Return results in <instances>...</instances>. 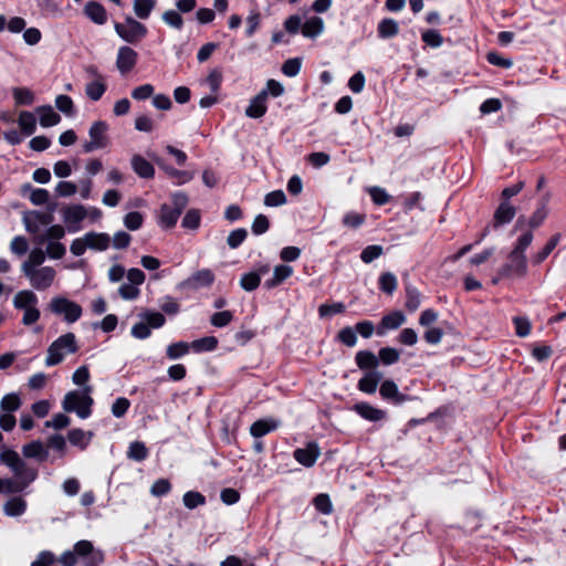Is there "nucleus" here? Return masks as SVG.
I'll list each match as a JSON object with an SVG mask.
<instances>
[{"instance_id": "nucleus-1", "label": "nucleus", "mask_w": 566, "mask_h": 566, "mask_svg": "<svg viewBox=\"0 0 566 566\" xmlns=\"http://www.w3.org/2000/svg\"><path fill=\"white\" fill-rule=\"evenodd\" d=\"M400 359V352L394 347H381L378 355L368 349L358 350L355 354V363L359 369H376L381 363L385 366H390L398 363Z\"/></svg>"}, {"instance_id": "nucleus-22", "label": "nucleus", "mask_w": 566, "mask_h": 566, "mask_svg": "<svg viewBox=\"0 0 566 566\" xmlns=\"http://www.w3.org/2000/svg\"><path fill=\"white\" fill-rule=\"evenodd\" d=\"M265 93H258L250 99V104L245 108V116L258 119L263 117L268 112Z\"/></svg>"}, {"instance_id": "nucleus-49", "label": "nucleus", "mask_w": 566, "mask_h": 566, "mask_svg": "<svg viewBox=\"0 0 566 566\" xmlns=\"http://www.w3.org/2000/svg\"><path fill=\"white\" fill-rule=\"evenodd\" d=\"M421 40L430 48H439L443 44V36L436 29H428L421 33Z\"/></svg>"}, {"instance_id": "nucleus-19", "label": "nucleus", "mask_w": 566, "mask_h": 566, "mask_svg": "<svg viewBox=\"0 0 566 566\" xmlns=\"http://www.w3.org/2000/svg\"><path fill=\"white\" fill-rule=\"evenodd\" d=\"M516 214V208L510 201H502L494 211L492 227L497 229L510 223Z\"/></svg>"}, {"instance_id": "nucleus-21", "label": "nucleus", "mask_w": 566, "mask_h": 566, "mask_svg": "<svg viewBox=\"0 0 566 566\" xmlns=\"http://www.w3.org/2000/svg\"><path fill=\"white\" fill-rule=\"evenodd\" d=\"M281 426L280 420L274 418H262L254 421L250 427V434L254 439H260L270 432L275 431Z\"/></svg>"}, {"instance_id": "nucleus-42", "label": "nucleus", "mask_w": 566, "mask_h": 566, "mask_svg": "<svg viewBox=\"0 0 566 566\" xmlns=\"http://www.w3.org/2000/svg\"><path fill=\"white\" fill-rule=\"evenodd\" d=\"M190 349H191V343L189 344V343L182 342V340L177 342V343H171L166 348V356L171 360H176V359H179V358L188 355Z\"/></svg>"}, {"instance_id": "nucleus-4", "label": "nucleus", "mask_w": 566, "mask_h": 566, "mask_svg": "<svg viewBox=\"0 0 566 566\" xmlns=\"http://www.w3.org/2000/svg\"><path fill=\"white\" fill-rule=\"evenodd\" d=\"M78 352L76 337L69 332L57 337L48 348L45 358L46 366H55L63 361L66 354H75Z\"/></svg>"}, {"instance_id": "nucleus-20", "label": "nucleus", "mask_w": 566, "mask_h": 566, "mask_svg": "<svg viewBox=\"0 0 566 566\" xmlns=\"http://www.w3.org/2000/svg\"><path fill=\"white\" fill-rule=\"evenodd\" d=\"M406 322V315L401 311H392L384 315L377 325V335L384 336L389 329H397Z\"/></svg>"}, {"instance_id": "nucleus-33", "label": "nucleus", "mask_w": 566, "mask_h": 566, "mask_svg": "<svg viewBox=\"0 0 566 566\" xmlns=\"http://www.w3.org/2000/svg\"><path fill=\"white\" fill-rule=\"evenodd\" d=\"M399 33V24L391 18H384L377 27V34L380 39H391Z\"/></svg>"}, {"instance_id": "nucleus-15", "label": "nucleus", "mask_w": 566, "mask_h": 566, "mask_svg": "<svg viewBox=\"0 0 566 566\" xmlns=\"http://www.w3.org/2000/svg\"><path fill=\"white\" fill-rule=\"evenodd\" d=\"M138 61V53L130 46L123 45L118 49L116 66L122 74L129 73Z\"/></svg>"}, {"instance_id": "nucleus-38", "label": "nucleus", "mask_w": 566, "mask_h": 566, "mask_svg": "<svg viewBox=\"0 0 566 566\" xmlns=\"http://www.w3.org/2000/svg\"><path fill=\"white\" fill-rule=\"evenodd\" d=\"M219 340L216 336H205L191 342V349L195 353L213 352L218 348Z\"/></svg>"}, {"instance_id": "nucleus-23", "label": "nucleus", "mask_w": 566, "mask_h": 566, "mask_svg": "<svg viewBox=\"0 0 566 566\" xmlns=\"http://www.w3.org/2000/svg\"><path fill=\"white\" fill-rule=\"evenodd\" d=\"M55 277V270L51 266H44L39 269L34 275L33 280L31 281V285L39 290H45L50 287L54 281Z\"/></svg>"}, {"instance_id": "nucleus-2", "label": "nucleus", "mask_w": 566, "mask_h": 566, "mask_svg": "<svg viewBox=\"0 0 566 566\" xmlns=\"http://www.w3.org/2000/svg\"><path fill=\"white\" fill-rule=\"evenodd\" d=\"M171 203H163L159 209L157 224L164 230L176 227L178 219L186 209L189 198L184 191H176L170 196Z\"/></svg>"}, {"instance_id": "nucleus-35", "label": "nucleus", "mask_w": 566, "mask_h": 566, "mask_svg": "<svg viewBox=\"0 0 566 566\" xmlns=\"http://www.w3.org/2000/svg\"><path fill=\"white\" fill-rule=\"evenodd\" d=\"M324 30V21L319 17H312L302 25L301 32L305 38H315Z\"/></svg>"}, {"instance_id": "nucleus-58", "label": "nucleus", "mask_w": 566, "mask_h": 566, "mask_svg": "<svg viewBox=\"0 0 566 566\" xmlns=\"http://www.w3.org/2000/svg\"><path fill=\"white\" fill-rule=\"evenodd\" d=\"M0 406L8 413L14 412L21 407V399L17 394H8L1 399Z\"/></svg>"}, {"instance_id": "nucleus-10", "label": "nucleus", "mask_w": 566, "mask_h": 566, "mask_svg": "<svg viewBox=\"0 0 566 566\" xmlns=\"http://www.w3.org/2000/svg\"><path fill=\"white\" fill-rule=\"evenodd\" d=\"M73 552L76 557L86 558V566H99L105 560L104 552L101 549H95L92 542L87 539H81L76 542L73 546Z\"/></svg>"}, {"instance_id": "nucleus-3", "label": "nucleus", "mask_w": 566, "mask_h": 566, "mask_svg": "<svg viewBox=\"0 0 566 566\" xmlns=\"http://www.w3.org/2000/svg\"><path fill=\"white\" fill-rule=\"evenodd\" d=\"M92 388L86 386L83 392L77 390L69 391L62 401V407L66 412H75L81 419H86L92 415L93 398L90 396Z\"/></svg>"}, {"instance_id": "nucleus-5", "label": "nucleus", "mask_w": 566, "mask_h": 566, "mask_svg": "<svg viewBox=\"0 0 566 566\" xmlns=\"http://www.w3.org/2000/svg\"><path fill=\"white\" fill-rule=\"evenodd\" d=\"M114 29L125 42L137 44L146 38L148 29L133 17H126L124 22H115Z\"/></svg>"}, {"instance_id": "nucleus-31", "label": "nucleus", "mask_w": 566, "mask_h": 566, "mask_svg": "<svg viewBox=\"0 0 566 566\" xmlns=\"http://www.w3.org/2000/svg\"><path fill=\"white\" fill-rule=\"evenodd\" d=\"M18 125L22 135L31 136L36 129V117L32 112L21 111L18 117Z\"/></svg>"}, {"instance_id": "nucleus-51", "label": "nucleus", "mask_w": 566, "mask_h": 566, "mask_svg": "<svg viewBox=\"0 0 566 566\" xmlns=\"http://www.w3.org/2000/svg\"><path fill=\"white\" fill-rule=\"evenodd\" d=\"M248 231L244 228H238L232 230L228 238H227V244L230 249H238L247 239Z\"/></svg>"}, {"instance_id": "nucleus-44", "label": "nucleus", "mask_w": 566, "mask_h": 566, "mask_svg": "<svg viewBox=\"0 0 566 566\" xmlns=\"http://www.w3.org/2000/svg\"><path fill=\"white\" fill-rule=\"evenodd\" d=\"M27 190H30L31 191V195H30V201L34 205V206H41V205H45L48 203L49 201V198H50V193L46 189H43V188H32V186L30 184H27L23 186L22 188V192L25 193Z\"/></svg>"}, {"instance_id": "nucleus-45", "label": "nucleus", "mask_w": 566, "mask_h": 566, "mask_svg": "<svg viewBox=\"0 0 566 566\" xmlns=\"http://www.w3.org/2000/svg\"><path fill=\"white\" fill-rule=\"evenodd\" d=\"M157 0H134V12L137 18L146 20L155 9Z\"/></svg>"}, {"instance_id": "nucleus-53", "label": "nucleus", "mask_w": 566, "mask_h": 566, "mask_svg": "<svg viewBox=\"0 0 566 566\" xmlns=\"http://www.w3.org/2000/svg\"><path fill=\"white\" fill-rule=\"evenodd\" d=\"M55 106L66 116H72L75 113L73 99L69 95H57L55 98Z\"/></svg>"}, {"instance_id": "nucleus-37", "label": "nucleus", "mask_w": 566, "mask_h": 566, "mask_svg": "<svg viewBox=\"0 0 566 566\" xmlns=\"http://www.w3.org/2000/svg\"><path fill=\"white\" fill-rule=\"evenodd\" d=\"M405 292H406V303H405L406 310L409 313H413L419 308V306L421 304V293L419 292V290L416 286H413L411 284L406 285Z\"/></svg>"}, {"instance_id": "nucleus-7", "label": "nucleus", "mask_w": 566, "mask_h": 566, "mask_svg": "<svg viewBox=\"0 0 566 566\" xmlns=\"http://www.w3.org/2000/svg\"><path fill=\"white\" fill-rule=\"evenodd\" d=\"M107 130L108 124L106 122H94L88 130L90 140L83 144V151L88 154L96 149L106 148L109 144Z\"/></svg>"}, {"instance_id": "nucleus-24", "label": "nucleus", "mask_w": 566, "mask_h": 566, "mask_svg": "<svg viewBox=\"0 0 566 566\" xmlns=\"http://www.w3.org/2000/svg\"><path fill=\"white\" fill-rule=\"evenodd\" d=\"M293 274V268L286 264H279L274 268L273 276L268 279L263 286L266 290H272L279 285H281L285 280L291 277Z\"/></svg>"}, {"instance_id": "nucleus-60", "label": "nucleus", "mask_w": 566, "mask_h": 566, "mask_svg": "<svg viewBox=\"0 0 566 566\" xmlns=\"http://www.w3.org/2000/svg\"><path fill=\"white\" fill-rule=\"evenodd\" d=\"M356 334H359L363 338H370L373 334L377 333V326H375L373 321L364 319L359 321L354 326Z\"/></svg>"}, {"instance_id": "nucleus-56", "label": "nucleus", "mask_w": 566, "mask_h": 566, "mask_svg": "<svg viewBox=\"0 0 566 566\" xmlns=\"http://www.w3.org/2000/svg\"><path fill=\"white\" fill-rule=\"evenodd\" d=\"M149 328H160L165 325L166 318L164 314L159 312L146 311L142 314Z\"/></svg>"}, {"instance_id": "nucleus-30", "label": "nucleus", "mask_w": 566, "mask_h": 566, "mask_svg": "<svg viewBox=\"0 0 566 566\" xmlns=\"http://www.w3.org/2000/svg\"><path fill=\"white\" fill-rule=\"evenodd\" d=\"M22 453L25 458H34L38 459L40 462L45 461L48 459V451L43 447L42 442L40 440L31 441L30 443H27L22 447Z\"/></svg>"}, {"instance_id": "nucleus-14", "label": "nucleus", "mask_w": 566, "mask_h": 566, "mask_svg": "<svg viewBox=\"0 0 566 566\" xmlns=\"http://www.w3.org/2000/svg\"><path fill=\"white\" fill-rule=\"evenodd\" d=\"M379 395L384 400L394 405H402L403 402L411 400L409 395L399 391L397 384L392 379H385L381 381Z\"/></svg>"}, {"instance_id": "nucleus-64", "label": "nucleus", "mask_w": 566, "mask_h": 566, "mask_svg": "<svg viewBox=\"0 0 566 566\" xmlns=\"http://www.w3.org/2000/svg\"><path fill=\"white\" fill-rule=\"evenodd\" d=\"M369 196L376 206H385L391 199L390 195L384 188L377 186L369 189Z\"/></svg>"}, {"instance_id": "nucleus-47", "label": "nucleus", "mask_w": 566, "mask_h": 566, "mask_svg": "<svg viewBox=\"0 0 566 566\" xmlns=\"http://www.w3.org/2000/svg\"><path fill=\"white\" fill-rule=\"evenodd\" d=\"M182 501L184 505L189 510L205 505L207 502L206 496L198 491L186 492L182 496Z\"/></svg>"}, {"instance_id": "nucleus-32", "label": "nucleus", "mask_w": 566, "mask_h": 566, "mask_svg": "<svg viewBox=\"0 0 566 566\" xmlns=\"http://www.w3.org/2000/svg\"><path fill=\"white\" fill-rule=\"evenodd\" d=\"M158 166L169 176L171 179H176V185H184L193 178V174L187 170H179L171 165H167L157 160Z\"/></svg>"}, {"instance_id": "nucleus-54", "label": "nucleus", "mask_w": 566, "mask_h": 566, "mask_svg": "<svg viewBox=\"0 0 566 566\" xmlns=\"http://www.w3.org/2000/svg\"><path fill=\"white\" fill-rule=\"evenodd\" d=\"M65 235V229L61 224H51L50 228L46 230L45 234L39 238V243H44L45 241L51 240H61Z\"/></svg>"}, {"instance_id": "nucleus-26", "label": "nucleus", "mask_w": 566, "mask_h": 566, "mask_svg": "<svg viewBox=\"0 0 566 566\" xmlns=\"http://www.w3.org/2000/svg\"><path fill=\"white\" fill-rule=\"evenodd\" d=\"M130 164H132V168H133L134 172L138 177L144 178V179L154 178V176H155L154 166L151 165V163L146 160L142 155H138V154L134 155L132 157Z\"/></svg>"}, {"instance_id": "nucleus-8", "label": "nucleus", "mask_w": 566, "mask_h": 566, "mask_svg": "<svg viewBox=\"0 0 566 566\" xmlns=\"http://www.w3.org/2000/svg\"><path fill=\"white\" fill-rule=\"evenodd\" d=\"M509 261L504 263L497 271V277L493 283H497L501 279L511 277L512 275L524 276L527 272V260L525 254H514L513 251L509 254Z\"/></svg>"}, {"instance_id": "nucleus-28", "label": "nucleus", "mask_w": 566, "mask_h": 566, "mask_svg": "<svg viewBox=\"0 0 566 566\" xmlns=\"http://www.w3.org/2000/svg\"><path fill=\"white\" fill-rule=\"evenodd\" d=\"M94 433L92 431H84L80 428L71 429L67 433V439L72 446L78 447L81 450H85Z\"/></svg>"}, {"instance_id": "nucleus-63", "label": "nucleus", "mask_w": 566, "mask_h": 566, "mask_svg": "<svg viewBox=\"0 0 566 566\" xmlns=\"http://www.w3.org/2000/svg\"><path fill=\"white\" fill-rule=\"evenodd\" d=\"M223 81L222 72L220 69H213L210 71L205 82L208 84L210 91L212 93H218L221 88V84Z\"/></svg>"}, {"instance_id": "nucleus-9", "label": "nucleus", "mask_w": 566, "mask_h": 566, "mask_svg": "<svg viewBox=\"0 0 566 566\" xmlns=\"http://www.w3.org/2000/svg\"><path fill=\"white\" fill-rule=\"evenodd\" d=\"M214 280V273L210 269H201L181 281L177 285V289L180 291H196L203 287H210Z\"/></svg>"}, {"instance_id": "nucleus-25", "label": "nucleus", "mask_w": 566, "mask_h": 566, "mask_svg": "<svg viewBox=\"0 0 566 566\" xmlns=\"http://www.w3.org/2000/svg\"><path fill=\"white\" fill-rule=\"evenodd\" d=\"M84 14L96 24L103 25L107 22V12L97 1H88L84 7Z\"/></svg>"}, {"instance_id": "nucleus-6", "label": "nucleus", "mask_w": 566, "mask_h": 566, "mask_svg": "<svg viewBox=\"0 0 566 566\" xmlns=\"http://www.w3.org/2000/svg\"><path fill=\"white\" fill-rule=\"evenodd\" d=\"M49 310L55 315L63 316L67 324L75 323L83 314V308L80 304L64 296L53 297L49 303Z\"/></svg>"}, {"instance_id": "nucleus-17", "label": "nucleus", "mask_w": 566, "mask_h": 566, "mask_svg": "<svg viewBox=\"0 0 566 566\" xmlns=\"http://www.w3.org/2000/svg\"><path fill=\"white\" fill-rule=\"evenodd\" d=\"M364 376L357 382V389L364 394L373 395L376 392L379 382L382 379V373L376 369H361Z\"/></svg>"}, {"instance_id": "nucleus-27", "label": "nucleus", "mask_w": 566, "mask_h": 566, "mask_svg": "<svg viewBox=\"0 0 566 566\" xmlns=\"http://www.w3.org/2000/svg\"><path fill=\"white\" fill-rule=\"evenodd\" d=\"M87 248L96 251H105L111 243V237L104 232H87L85 235Z\"/></svg>"}, {"instance_id": "nucleus-36", "label": "nucleus", "mask_w": 566, "mask_h": 566, "mask_svg": "<svg viewBox=\"0 0 566 566\" xmlns=\"http://www.w3.org/2000/svg\"><path fill=\"white\" fill-rule=\"evenodd\" d=\"M38 303V296L29 290L20 291L13 298L14 307L18 310H27L35 306Z\"/></svg>"}, {"instance_id": "nucleus-34", "label": "nucleus", "mask_w": 566, "mask_h": 566, "mask_svg": "<svg viewBox=\"0 0 566 566\" xmlns=\"http://www.w3.org/2000/svg\"><path fill=\"white\" fill-rule=\"evenodd\" d=\"M27 506V501L22 496H13L6 502L3 511L8 516H21L25 513Z\"/></svg>"}, {"instance_id": "nucleus-18", "label": "nucleus", "mask_w": 566, "mask_h": 566, "mask_svg": "<svg viewBox=\"0 0 566 566\" xmlns=\"http://www.w3.org/2000/svg\"><path fill=\"white\" fill-rule=\"evenodd\" d=\"M0 461L10 468L14 475H21L28 470H35L29 468L18 452L12 449H6L0 453Z\"/></svg>"}, {"instance_id": "nucleus-48", "label": "nucleus", "mask_w": 566, "mask_h": 566, "mask_svg": "<svg viewBox=\"0 0 566 566\" xmlns=\"http://www.w3.org/2000/svg\"><path fill=\"white\" fill-rule=\"evenodd\" d=\"M201 216L198 209H190L182 218L181 227L189 230H196L200 227Z\"/></svg>"}, {"instance_id": "nucleus-29", "label": "nucleus", "mask_w": 566, "mask_h": 566, "mask_svg": "<svg viewBox=\"0 0 566 566\" xmlns=\"http://www.w3.org/2000/svg\"><path fill=\"white\" fill-rule=\"evenodd\" d=\"M35 112L40 116V125L42 127H52L61 122V116L50 105L36 107Z\"/></svg>"}, {"instance_id": "nucleus-50", "label": "nucleus", "mask_w": 566, "mask_h": 566, "mask_svg": "<svg viewBox=\"0 0 566 566\" xmlns=\"http://www.w3.org/2000/svg\"><path fill=\"white\" fill-rule=\"evenodd\" d=\"M260 284L261 280L259 277V274L254 273L253 271L244 273L240 279V286L247 292H252L256 290L260 286Z\"/></svg>"}, {"instance_id": "nucleus-61", "label": "nucleus", "mask_w": 566, "mask_h": 566, "mask_svg": "<svg viewBox=\"0 0 566 566\" xmlns=\"http://www.w3.org/2000/svg\"><path fill=\"white\" fill-rule=\"evenodd\" d=\"M302 67L301 57H292L286 60L282 65V73L289 77L296 76Z\"/></svg>"}, {"instance_id": "nucleus-16", "label": "nucleus", "mask_w": 566, "mask_h": 566, "mask_svg": "<svg viewBox=\"0 0 566 566\" xmlns=\"http://www.w3.org/2000/svg\"><path fill=\"white\" fill-rule=\"evenodd\" d=\"M350 410L367 421L378 422L387 419V411L371 406L369 402H356Z\"/></svg>"}, {"instance_id": "nucleus-12", "label": "nucleus", "mask_w": 566, "mask_h": 566, "mask_svg": "<svg viewBox=\"0 0 566 566\" xmlns=\"http://www.w3.org/2000/svg\"><path fill=\"white\" fill-rule=\"evenodd\" d=\"M15 479H2L1 491L6 494H17L23 492L38 478L36 470H28L21 475H14Z\"/></svg>"}, {"instance_id": "nucleus-43", "label": "nucleus", "mask_w": 566, "mask_h": 566, "mask_svg": "<svg viewBox=\"0 0 566 566\" xmlns=\"http://www.w3.org/2000/svg\"><path fill=\"white\" fill-rule=\"evenodd\" d=\"M13 99L17 106H30L34 103V93L28 87H14Z\"/></svg>"}, {"instance_id": "nucleus-62", "label": "nucleus", "mask_w": 566, "mask_h": 566, "mask_svg": "<svg viewBox=\"0 0 566 566\" xmlns=\"http://www.w3.org/2000/svg\"><path fill=\"white\" fill-rule=\"evenodd\" d=\"M366 221V216L364 213H358L355 211H349L343 217V224L345 227L357 229L363 226Z\"/></svg>"}, {"instance_id": "nucleus-59", "label": "nucleus", "mask_w": 566, "mask_h": 566, "mask_svg": "<svg viewBox=\"0 0 566 566\" xmlns=\"http://www.w3.org/2000/svg\"><path fill=\"white\" fill-rule=\"evenodd\" d=\"M513 324L515 327V334L518 337H526L530 335L531 329H532V324L527 317L515 316V317H513Z\"/></svg>"}, {"instance_id": "nucleus-52", "label": "nucleus", "mask_w": 566, "mask_h": 566, "mask_svg": "<svg viewBox=\"0 0 566 566\" xmlns=\"http://www.w3.org/2000/svg\"><path fill=\"white\" fill-rule=\"evenodd\" d=\"M315 509L323 514H331L333 512V504L331 497L326 493H319L313 499Z\"/></svg>"}, {"instance_id": "nucleus-55", "label": "nucleus", "mask_w": 566, "mask_h": 566, "mask_svg": "<svg viewBox=\"0 0 566 566\" xmlns=\"http://www.w3.org/2000/svg\"><path fill=\"white\" fill-rule=\"evenodd\" d=\"M106 85L101 81H93L86 85V95L92 101H99L104 93L106 92Z\"/></svg>"}, {"instance_id": "nucleus-11", "label": "nucleus", "mask_w": 566, "mask_h": 566, "mask_svg": "<svg viewBox=\"0 0 566 566\" xmlns=\"http://www.w3.org/2000/svg\"><path fill=\"white\" fill-rule=\"evenodd\" d=\"M62 216L67 231L74 233L82 229L81 222L87 218V209L81 203L65 206Z\"/></svg>"}, {"instance_id": "nucleus-13", "label": "nucleus", "mask_w": 566, "mask_h": 566, "mask_svg": "<svg viewBox=\"0 0 566 566\" xmlns=\"http://www.w3.org/2000/svg\"><path fill=\"white\" fill-rule=\"evenodd\" d=\"M321 455V449L316 441H310L305 448L293 451L294 459L305 468H312Z\"/></svg>"}, {"instance_id": "nucleus-46", "label": "nucleus", "mask_w": 566, "mask_h": 566, "mask_svg": "<svg viewBox=\"0 0 566 566\" xmlns=\"http://www.w3.org/2000/svg\"><path fill=\"white\" fill-rule=\"evenodd\" d=\"M336 340L347 347H354L357 344V334L354 326H345L336 334Z\"/></svg>"}, {"instance_id": "nucleus-39", "label": "nucleus", "mask_w": 566, "mask_h": 566, "mask_svg": "<svg viewBox=\"0 0 566 566\" xmlns=\"http://www.w3.org/2000/svg\"><path fill=\"white\" fill-rule=\"evenodd\" d=\"M398 287V280L391 272H382L378 277V289L388 295H392Z\"/></svg>"}, {"instance_id": "nucleus-57", "label": "nucleus", "mask_w": 566, "mask_h": 566, "mask_svg": "<svg viewBox=\"0 0 566 566\" xmlns=\"http://www.w3.org/2000/svg\"><path fill=\"white\" fill-rule=\"evenodd\" d=\"M144 216L139 211H130L124 217V224L130 231H136L142 228Z\"/></svg>"}, {"instance_id": "nucleus-41", "label": "nucleus", "mask_w": 566, "mask_h": 566, "mask_svg": "<svg viewBox=\"0 0 566 566\" xmlns=\"http://www.w3.org/2000/svg\"><path fill=\"white\" fill-rule=\"evenodd\" d=\"M559 240H560L559 233L552 235L549 238V240L546 242V244L542 248V250L538 251L533 256V260H532L533 263L541 264L542 262H544L548 258V255L554 251V249L557 247V244L559 243Z\"/></svg>"}, {"instance_id": "nucleus-40", "label": "nucleus", "mask_w": 566, "mask_h": 566, "mask_svg": "<svg viewBox=\"0 0 566 566\" xmlns=\"http://www.w3.org/2000/svg\"><path fill=\"white\" fill-rule=\"evenodd\" d=\"M126 455L129 460H134L136 462H143L148 458L149 451L144 442L134 441V442L129 443Z\"/></svg>"}]
</instances>
